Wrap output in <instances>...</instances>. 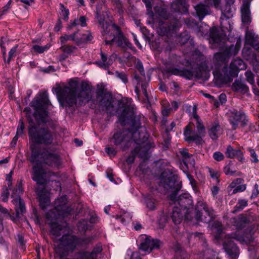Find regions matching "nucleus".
<instances>
[{"mask_svg":"<svg viewBox=\"0 0 259 259\" xmlns=\"http://www.w3.org/2000/svg\"><path fill=\"white\" fill-rule=\"evenodd\" d=\"M64 230H66V226H65L60 225L55 222L51 224V233L56 237L63 234Z\"/></svg>","mask_w":259,"mask_h":259,"instance_id":"35","label":"nucleus"},{"mask_svg":"<svg viewBox=\"0 0 259 259\" xmlns=\"http://www.w3.org/2000/svg\"><path fill=\"white\" fill-rule=\"evenodd\" d=\"M101 7L99 5H97V6L96 7L97 17L98 19V21H99L100 25L101 26L102 28L103 29V30H104L103 35H105L108 33L107 29L109 27H110V26L109 25H108L107 23L104 21V19H103L100 17L99 15L101 13Z\"/></svg>","mask_w":259,"mask_h":259,"instance_id":"38","label":"nucleus"},{"mask_svg":"<svg viewBox=\"0 0 259 259\" xmlns=\"http://www.w3.org/2000/svg\"><path fill=\"white\" fill-rule=\"evenodd\" d=\"M212 228L215 230L218 233H221L222 231L221 223L218 221L214 222L212 225Z\"/></svg>","mask_w":259,"mask_h":259,"instance_id":"58","label":"nucleus"},{"mask_svg":"<svg viewBox=\"0 0 259 259\" xmlns=\"http://www.w3.org/2000/svg\"><path fill=\"white\" fill-rule=\"evenodd\" d=\"M72 259H91L89 252L85 251L77 252Z\"/></svg>","mask_w":259,"mask_h":259,"instance_id":"44","label":"nucleus"},{"mask_svg":"<svg viewBox=\"0 0 259 259\" xmlns=\"http://www.w3.org/2000/svg\"><path fill=\"white\" fill-rule=\"evenodd\" d=\"M225 154L228 158H237L238 160L241 162L244 161V157L243 152L238 149H234L231 146H228Z\"/></svg>","mask_w":259,"mask_h":259,"instance_id":"25","label":"nucleus"},{"mask_svg":"<svg viewBox=\"0 0 259 259\" xmlns=\"http://www.w3.org/2000/svg\"><path fill=\"white\" fill-rule=\"evenodd\" d=\"M210 41L218 46L224 44L226 41V34L224 33H219L217 28L213 27L210 29Z\"/></svg>","mask_w":259,"mask_h":259,"instance_id":"19","label":"nucleus"},{"mask_svg":"<svg viewBox=\"0 0 259 259\" xmlns=\"http://www.w3.org/2000/svg\"><path fill=\"white\" fill-rule=\"evenodd\" d=\"M111 141L122 150H125L128 149L133 142L132 134L126 130L117 131L113 134L111 138Z\"/></svg>","mask_w":259,"mask_h":259,"instance_id":"10","label":"nucleus"},{"mask_svg":"<svg viewBox=\"0 0 259 259\" xmlns=\"http://www.w3.org/2000/svg\"><path fill=\"white\" fill-rule=\"evenodd\" d=\"M91 237L77 238L74 235H63L62 237L55 242L57 244L55 252L60 259H64L69 251H73L78 245L83 246L89 244L92 241Z\"/></svg>","mask_w":259,"mask_h":259,"instance_id":"3","label":"nucleus"},{"mask_svg":"<svg viewBox=\"0 0 259 259\" xmlns=\"http://www.w3.org/2000/svg\"><path fill=\"white\" fill-rule=\"evenodd\" d=\"M245 41L246 44L252 46L255 50L259 52V42L255 39L254 34L247 32L246 34Z\"/></svg>","mask_w":259,"mask_h":259,"instance_id":"36","label":"nucleus"},{"mask_svg":"<svg viewBox=\"0 0 259 259\" xmlns=\"http://www.w3.org/2000/svg\"><path fill=\"white\" fill-rule=\"evenodd\" d=\"M232 89L234 91L242 92L245 93L247 92L248 88L244 83L241 81L235 80L232 85Z\"/></svg>","mask_w":259,"mask_h":259,"instance_id":"40","label":"nucleus"},{"mask_svg":"<svg viewBox=\"0 0 259 259\" xmlns=\"http://www.w3.org/2000/svg\"><path fill=\"white\" fill-rule=\"evenodd\" d=\"M245 75L247 81L250 84H253L254 83L253 74L251 71H247L245 72Z\"/></svg>","mask_w":259,"mask_h":259,"instance_id":"59","label":"nucleus"},{"mask_svg":"<svg viewBox=\"0 0 259 259\" xmlns=\"http://www.w3.org/2000/svg\"><path fill=\"white\" fill-rule=\"evenodd\" d=\"M37 195L39 198L40 206L42 208H45L50 203L48 193L44 189L37 190Z\"/></svg>","mask_w":259,"mask_h":259,"instance_id":"31","label":"nucleus"},{"mask_svg":"<svg viewBox=\"0 0 259 259\" xmlns=\"http://www.w3.org/2000/svg\"><path fill=\"white\" fill-rule=\"evenodd\" d=\"M185 140L189 143L196 142L197 144H200L202 141L203 136L200 135L198 132L196 133L191 129L190 125H187L184 132Z\"/></svg>","mask_w":259,"mask_h":259,"instance_id":"18","label":"nucleus"},{"mask_svg":"<svg viewBox=\"0 0 259 259\" xmlns=\"http://www.w3.org/2000/svg\"><path fill=\"white\" fill-rule=\"evenodd\" d=\"M250 5L248 0H244L241 8L242 21L244 24H248L251 21Z\"/></svg>","mask_w":259,"mask_h":259,"instance_id":"24","label":"nucleus"},{"mask_svg":"<svg viewBox=\"0 0 259 259\" xmlns=\"http://www.w3.org/2000/svg\"><path fill=\"white\" fill-rule=\"evenodd\" d=\"M196 106H194L193 107V117L196 121V127L197 132L201 136H205V128L201 120L199 118L198 115L196 114Z\"/></svg>","mask_w":259,"mask_h":259,"instance_id":"34","label":"nucleus"},{"mask_svg":"<svg viewBox=\"0 0 259 259\" xmlns=\"http://www.w3.org/2000/svg\"><path fill=\"white\" fill-rule=\"evenodd\" d=\"M127 255L130 256L129 259H141L139 252L138 251H127Z\"/></svg>","mask_w":259,"mask_h":259,"instance_id":"60","label":"nucleus"},{"mask_svg":"<svg viewBox=\"0 0 259 259\" xmlns=\"http://www.w3.org/2000/svg\"><path fill=\"white\" fill-rule=\"evenodd\" d=\"M139 250L144 252V255L150 253L154 249L158 248L160 241L157 239H152L146 235H141L137 240Z\"/></svg>","mask_w":259,"mask_h":259,"instance_id":"9","label":"nucleus"},{"mask_svg":"<svg viewBox=\"0 0 259 259\" xmlns=\"http://www.w3.org/2000/svg\"><path fill=\"white\" fill-rule=\"evenodd\" d=\"M55 209L59 214L62 217H65L69 214L70 208L66 205V198L65 196L61 197L55 201Z\"/></svg>","mask_w":259,"mask_h":259,"instance_id":"20","label":"nucleus"},{"mask_svg":"<svg viewBox=\"0 0 259 259\" xmlns=\"http://www.w3.org/2000/svg\"><path fill=\"white\" fill-rule=\"evenodd\" d=\"M246 68V64L240 59H236L231 63L230 67H224L223 69L224 73L223 81L228 83L233 80V78L238 75L240 70Z\"/></svg>","mask_w":259,"mask_h":259,"instance_id":"7","label":"nucleus"},{"mask_svg":"<svg viewBox=\"0 0 259 259\" xmlns=\"http://www.w3.org/2000/svg\"><path fill=\"white\" fill-rule=\"evenodd\" d=\"M250 222L249 219L246 216L240 214L238 217H234L231 219V223L237 230H241L245 227Z\"/></svg>","mask_w":259,"mask_h":259,"instance_id":"23","label":"nucleus"},{"mask_svg":"<svg viewBox=\"0 0 259 259\" xmlns=\"http://www.w3.org/2000/svg\"><path fill=\"white\" fill-rule=\"evenodd\" d=\"M115 75L117 78L120 79L123 83H126L127 82L128 79L125 73L116 71L115 72Z\"/></svg>","mask_w":259,"mask_h":259,"instance_id":"54","label":"nucleus"},{"mask_svg":"<svg viewBox=\"0 0 259 259\" xmlns=\"http://www.w3.org/2000/svg\"><path fill=\"white\" fill-rule=\"evenodd\" d=\"M208 133L212 140H215L223 133V129L218 122H214L208 128Z\"/></svg>","mask_w":259,"mask_h":259,"instance_id":"26","label":"nucleus"},{"mask_svg":"<svg viewBox=\"0 0 259 259\" xmlns=\"http://www.w3.org/2000/svg\"><path fill=\"white\" fill-rule=\"evenodd\" d=\"M145 203L147 208L151 211L154 210L156 208L155 200L151 198H147L145 199Z\"/></svg>","mask_w":259,"mask_h":259,"instance_id":"45","label":"nucleus"},{"mask_svg":"<svg viewBox=\"0 0 259 259\" xmlns=\"http://www.w3.org/2000/svg\"><path fill=\"white\" fill-rule=\"evenodd\" d=\"M190 36L188 33L186 32H185L179 36L178 39L181 45L185 44L189 39Z\"/></svg>","mask_w":259,"mask_h":259,"instance_id":"52","label":"nucleus"},{"mask_svg":"<svg viewBox=\"0 0 259 259\" xmlns=\"http://www.w3.org/2000/svg\"><path fill=\"white\" fill-rule=\"evenodd\" d=\"M93 37L90 31H86L82 33L80 37L76 36V44L79 45L83 43H86L91 41Z\"/></svg>","mask_w":259,"mask_h":259,"instance_id":"39","label":"nucleus"},{"mask_svg":"<svg viewBox=\"0 0 259 259\" xmlns=\"http://www.w3.org/2000/svg\"><path fill=\"white\" fill-rule=\"evenodd\" d=\"M160 185L167 191L172 193L169 196L170 200L176 205H179V207L183 209L185 213V219L188 221L192 220L191 212L193 200L188 193H183L178 198L176 197L178 192L180 190L181 186L177 180V176L171 172L164 171L160 177Z\"/></svg>","mask_w":259,"mask_h":259,"instance_id":"1","label":"nucleus"},{"mask_svg":"<svg viewBox=\"0 0 259 259\" xmlns=\"http://www.w3.org/2000/svg\"><path fill=\"white\" fill-rule=\"evenodd\" d=\"M197 15L200 19H202L204 16L209 14L208 7L202 4H199L195 7Z\"/></svg>","mask_w":259,"mask_h":259,"instance_id":"37","label":"nucleus"},{"mask_svg":"<svg viewBox=\"0 0 259 259\" xmlns=\"http://www.w3.org/2000/svg\"><path fill=\"white\" fill-rule=\"evenodd\" d=\"M2 190L3 191L1 194L2 200L4 202H6L8 200L9 196V190L6 186L3 188Z\"/></svg>","mask_w":259,"mask_h":259,"instance_id":"56","label":"nucleus"},{"mask_svg":"<svg viewBox=\"0 0 259 259\" xmlns=\"http://www.w3.org/2000/svg\"><path fill=\"white\" fill-rule=\"evenodd\" d=\"M51 104L49 100L48 94L46 92L39 94L30 103V106L34 110L33 116L38 122L47 123L48 116V106Z\"/></svg>","mask_w":259,"mask_h":259,"instance_id":"5","label":"nucleus"},{"mask_svg":"<svg viewBox=\"0 0 259 259\" xmlns=\"http://www.w3.org/2000/svg\"><path fill=\"white\" fill-rule=\"evenodd\" d=\"M248 204L247 201L245 199H239L237 204L234 206L233 213H235L238 211L243 210Z\"/></svg>","mask_w":259,"mask_h":259,"instance_id":"41","label":"nucleus"},{"mask_svg":"<svg viewBox=\"0 0 259 259\" xmlns=\"http://www.w3.org/2000/svg\"><path fill=\"white\" fill-rule=\"evenodd\" d=\"M209 69L206 64L202 63L198 68L195 76L197 79H207L209 76Z\"/></svg>","mask_w":259,"mask_h":259,"instance_id":"29","label":"nucleus"},{"mask_svg":"<svg viewBox=\"0 0 259 259\" xmlns=\"http://www.w3.org/2000/svg\"><path fill=\"white\" fill-rule=\"evenodd\" d=\"M77 32H75L71 35L65 34L60 37V41L62 45L65 44L68 40H73L76 42V34Z\"/></svg>","mask_w":259,"mask_h":259,"instance_id":"43","label":"nucleus"},{"mask_svg":"<svg viewBox=\"0 0 259 259\" xmlns=\"http://www.w3.org/2000/svg\"><path fill=\"white\" fill-rule=\"evenodd\" d=\"M31 155L30 160L36 164L44 163L49 166L59 167L62 164V161L58 154L54 152H51L48 150L42 153H39L34 149L31 145Z\"/></svg>","mask_w":259,"mask_h":259,"instance_id":"6","label":"nucleus"},{"mask_svg":"<svg viewBox=\"0 0 259 259\" xmlns=\"http://www.w3.org/2000/svg\"><path fill=\"white\" fill-rule=\"evenodd\" d=\"M102 250V247L101 245L96 246L93 251L89 252L91 259H96L97 258L98 254L100 253Z\"/></svg>","mask_w":259,"mask_h":259,"instance_id":"47","label":"nucleus"},{"mask_svg":"<svg viewBox=\"0 0 259 259\" xmlns=\"http://www.w3.org/2000/svg\"><path fill=\"white\" fill-rule=\"evenodd\" d=\"M11 197L13 198V202L16 207H19L22 213L25 210V207L24 201L21 199L20 195L23 193V189L21 183L16 188L12 190Z\"/></svg>","mask_w":259,"mask_h":259,"instance_id":"16","label":"nucleus"},{"mask_svg":"<svg viewBox=\"0 0 259 259\" xmlns=\"http://www.w3.org/2000/svg\"><path fill=\"white\" fill-rule=\"evenodd\" d=\"M182 209L177 205L174 206L172 212H171V218L172 222L175 224H179L181 222L183 218V213Z\"/></svg>","mask_w":259,"mask_h":259,"instance_id":"32","label":"nucleus"},{"mask_svg":"<svg viewBox=\"0 0 259 259\" xmlns=\"http://www.w3.org/2000/svg\"><path fill=\"white\" fill-rule=\"evenodd\" d=\"M140 149L137 147L132 151L131 154L128 156L126 159V162L129 164H132L134 162L135 157L138 153L139 152Z\"/></svg>","mask_w":259,"mask_h":259,"instance_id":"46","label":"nucleus"},{"mask_svg":"<svg viewBox=\"0 0 259 259\" xmlns=\"http://www.w3.org/2000/svg\"><path fill=\"white\" fill-rule=\"evenodd\" d=\"M33 174L32 179L37 184L42 185L47 182L46 172L45 170L38 165H34L33 167Z\"/></svg>","mask_w":259,"mask_h":259,"instance_id":"21","label":"nucleus"},{"mask_svg":"<svg viewBox=\"0 0 259 259\" xmlns=\"http://www.w3.org/2000/svg\"><path fill=\"white\" fill-rule=\"evenodd\" d=\"M188 178L190 181V183L193 188V189L194 191L196 192L197 191V182L194 180V179L193 178V177L190 175H188Z\"/></svg>","mask_w":259,"mask_h":259,"instance_id":"64","label":"nucleus"},{"mask_svg":"<svg viewBox=\"0 0 259 259\" xmlns=\"http://www.w3.org/2000/svg\"><path fill=\"white\" fill-rule=\"evenodd\" d=\"M24 111L26 112V117L28 120V131L29 140L37 144L45 145L52 144L54 138L51 131L48 127H39L35 124L29 115L30 112L29 107L25 108Z\"/></svg>","mask_w":259,"mask_h":259,"instance_id":"4","label":"nucleus"},{"mask_svg":"<svg viewBox=\"0 0 259 259\" xmlns=\"http://www.w3.org/2000/svg\"><path fill=\"white\" fill-rule=\"evenodd\" d=\"M111 95L104 88H98L97 90V100L95 103L99 106L105 107L107 112L112 113L113 106L111 102Z\"/></svg>","mask_w":259,"mask_h":259,"instance_id":"12","label":"nucleus"},{"mask_svg":"<svg viewBox=\"0 0 259 259\" xmlns=\"http://www.w3.org/2000/svg\"><path fill=\"white\" fill-rule=\"evenodd\" d=\"M167 71L172 74L182 76L189 80L191 79L193 76V72L188 69L181 70L177 68H169Z\"/></svg>","mask_w":259,"mask_h":259,"instance_id":"28","label":"nucleus"},{"mask_svg":"<svg viewBox=\"0 0 259 259\" xmlns=\"http://www.w3.org/2000/svg\"><path fill=\"white\" fill-rule=\"evenodd\" d=\"M171 8L175 12H182L187 11L188 6L185 0H176L171 3Z\"/></svg>","mask_w":259,"mask_h":259,"instance_id":"33","label":"nucleus"},{"mask_svg":"<svg viewBox=\"0 0 259 259\" xmlns=\"http://www.w3.org/2000/svg\"><path fill=\"white\" fill-rule=\"evenodd\" d=\"M50 47V46L46 45L45 46H40L37 45H33L32 49L34 51L37 53H42L47 50Z\"/></svg>","mask_w":259,"mask_h":259,"instance_id":"51","label":"nucleus"},{"mask_svg":"<svg viewBox=\"0 0 259 259\" xmlns=\"http://www.w3.org/2000/svg\"><path fill=\"white\" fill-rule=\"evenodd\" d=\"M223 14L227 19H229L233 16L232 10L230 5L227 4L223 11Z\"/></svg>","mask_w":259,"mask_h":259,"instance_id":"50","label":"nucleus"},{"mask_svg":"<svg viewBox=\"0 0 259 259\" xmlns=\"http://www.w3.org/2000/svg\"><path fill=\"white\" fill-rule=\"evenodd\" d=\"M176 255L178 259H188V255L184 250H178L176 252Z\"/></svg>","mask_w":259,"mask_h":259,"instance_id":"55","label":"nucleus"},{"mask_svg":"<svg viewBox=\"0 0 259 259\" xmlns=\"http://www.w3.org/2000/svg\"><path fill=\"white\" fill-rule=\"evenodd\" d=\"M253 57L254 55H253ZM253 69L256 72L259 73V62L256 60V57L254 56L253 60L252 61Z\"/></svg>","mask_w":259,"mask_h":259,"instance_id":"62","label":"nucleus"},{"mask_svg":"<svg viewBox=\"0 0 259 259\" xmlns=\"http://www.w3.org/2000/svg\"><path fill=\"white\" fill-rule=\"evenodd\" d=\"M60 49L64 53L70 54L72 53L76 49V47L72 46L64 45L60 48Z\"/></svg>","mask_w":259,"mask_h":259,"instance_id":"48","label":"nucleus"},{"mask_svg":"<svg viewBox=\"0 0 259 259\" xmlns=\"http://www.w3.org/2000/svg\"><path fill=\"white\" fill-rule=\"evenodd\" d=\"M232 239H236L235 236L232 235L228 236V238L223 243V247L228 254L235 257L238 254V248Z\"/></svg>","mask_w":259,"mask_h":259,"instance_id":"17","label":"nucleus"},{"mask_svg":"<svg viewBox=\"0 0 259 259\" xmlns=\"http://www.w3.org/2000/svg\"><path fill=\"white\" fill-rule=\"evenodd\" d=\"M25 125L22 119H20L19 125L17 127L16 134L17 135H22L23 134Z\"/></svg>","mask_w":259,"mask_h":259,"instance_id":"57","label":"nucleus"},{"mask_svg":"<svg viewBox=\"0 0 259 259\" xmlns=\"http://www.w3.org/2000/svg\"><path fill=\"white\" fill-rule=\"evenodd\" d=\"M229 121L232 125V130H236L240 122L241 126H244L247 124L248 120L246 115L241 111L234 110L231 113Z\"/></svg>","mask_w":259,"mask_h":259,"instance_id":"15","label":"nucleus"},{"mask_svg":"<svg viewBox=\"0 0 259 259\" xmlns=\"http://www.w3.org/2000/svg\"><path fill=\"white\" fill-rule=\"evenodd\" d=\"M213 158L217 161H220L222 160L224 158V156L222 153H221L220 151H217L215 152L213 154Z\"/></svg>","mask_w":259,"mask_h":259,"instance_id":"63","label":"nucleus"},{"mask_svg":"<svg viewBox=\"0 0 259 259\" xmlns=\"http://www.w3.org/2000/svg\"><path fill=\"white\" fill-rule=\"evenodd\" d=\"M195 218L197 221L209 223L214 217V210L203 201H198L196 206Z\"/></svg>","mask_w":259,"mask_h":259,"instance_id":"8","label":"nucleus"},{"mask_svg":"<svg viewBox=\"0 0 259 259\" xmlns=\"http://www.w3.org/2000/svg\"><path fill=\"white\" fill-rule=\"evenodd\" d=\"M101 60L96 61L95 64L97 65L100 68L104 69H107L112 64L115 59V55L113 54L107 57L102 51H101Z\"/></svg>","mask_w":259,"mask_h":259,"instance_id":"22","label":"nucleus"},{"mask_svg":"<svg viewBox=\"0 0 259 259\" xmlns=\"http://www.w3.org/2000/svg\"><path fill=\"white\" fill-rule=\"evenodd\" d=\"M248 151L250 152V155L252 157L251 161L253 162L257 163L258 162V159L257 158V155L255 152V151L250 148L248 149Z\"/></svg>","mask_w":259,"mask_h":259,"instance_id":"61","label":"nucleus"},{"mask_svg":"<svg viewBox=\"0 0 259 259\" xmlns=\"http://www.w3.org/2000/svg\"><path fill=\"white\" fill-rule=\"evenodd\" d=\"M230 56V51L228 48H226L223 52L217 53L214 55L213 64L211 66V69H213L214 75L218 72L221 65L228 61Z\"/></svg>","mask_w":259,"mask_h":259,"instance_id":"14","label":"nucleus"},{"mask_svg":"<svg viewBox=\"0 0 259 259\" xmlns=\"http://www.w3.org/2000/svg\"><path fill=\"white\" fill-rule=\"evenodd\" d=\"M7 41V38L4 37H2L1 38V47L2 48V51L3 52V54L4 56V59L6 62L7 63H9L11 60V59L16 57V52L18 48V45H16L14 47L12 48L10 52H9V57L7 61H6L5 56L6 55V49L4 46V44L5 41Z\"/></svg>","mask_w":259,"mask_h":259,"instance_id":"27","label":"nucleus"},{"mask_svg":"<svg viewBox=\"0 0 259 259\" xmlns=\"http://www.w3.org/2000/svg\"><path fill=\"white\" fill-rule=\"evenodd\" d=\"M180 153L182 157V160L185 165L188 167L189 165L194 166L195 160L193 156L188 153L187 149H182L180 151Z\"/></svg>","mask_w":259,"mask_h":259,"instance_id":"30","label":"nucleus"},{"mask_svg":"<svg viewBox=\"0 0 259 259\" xmlns=\"http://www.w3.org/2000/svg\"><path fill=\"white\" fill-rule=\"evenodd\" d=\"M77 83L75 81H70L68 86L60 89L58 94L60 97L65 102L68 106L75 104L77 100L80 105L89 102L92 97V92L89 87L82 88L77 91Z\"/></svg>","mask_w":259,"mask_h":259,"instance_id":"2","label":"nucleus"},{"mask_svg":"<svg viewBox=\"0 0 259 259\" xmlns=\"http://www.w3.org/2000/svg\"><path fill=\"white\" fill-rule=\"evenodd\" d=\"M136 67L140 73L141 76L135 74L134 76L135 79L137 81V83L141 85V88L144 96L143 99V101L145 103H149V95L146 90V88L148 85V82L150 80V76L147 75L146 77L143 66L140 60H138Z\"/></svg>","mask_w":259,"mask_h":259,"instance_id":"11","label":"nucleus"},{"mask_svg":"<svg viewBox=\"0 0 259 259\" xmlns=\"http://www.w3.org/2000/svg\"><path fill=\"white\" fill-rule=\"evenodd\" d=\"M232 164L231 161H230L228 164L224 168V171L226 175L239 176L241 172L236 170H233L231 169V166Z\"/></svg>","mask_w":259,"mask_h":259,"instance_id":"42","label":"nucleus"},{"mask_svg":"<svg viewBox=\"0 0 259 259\" xmlns=\"http://www.w3.org/2000/svg\"><path fill=\"white\" fill-rule=\"evenodd\" d=\"M16 214H8L7 217L10 219L13 222H16L19 218L20 213H22L20 210L19 207H16Z\"/></svg>","mask_w":259,"mask_h":259,"instance_id":"53","label":"nucleus"},{"mask_svg":"<svg viewBox=\"0 0 259 259\" xmlns=\"http://www.w3.org/2000/svg\"><path fill=\"white\" fill-rule=\"evenodd\" d=\"M112 27L117 30V35L116 36L113 35L112 38L110 40H108V39L110 38V35L105 37V44L106 45H111L113 42L115 41L118 47L122 48L125 49L126 48H131L132 45L128 40V39L123 35L122 33L119 30V28L115 24L112 25Z\"/></svg>","mask_w":259,"mask_h":259,"instance_id":"13","label":"nucleus"},{"mask_svg":"<svg viewBox=\"0 0 259 259\" xmlns=\"http://www.w3.org/2000/svg\"><path fill=\"white\" fill-rule=\"evenodd\" d=\"M208 172L210 177L215 180L217 183H219L220 182L219 178L220 175L219 172L217 170L211 168H208Z\"/></svg>","mask_w":259,"mask_h":259,"instance_id":"49","label":"nucleus"}]
</instances>
